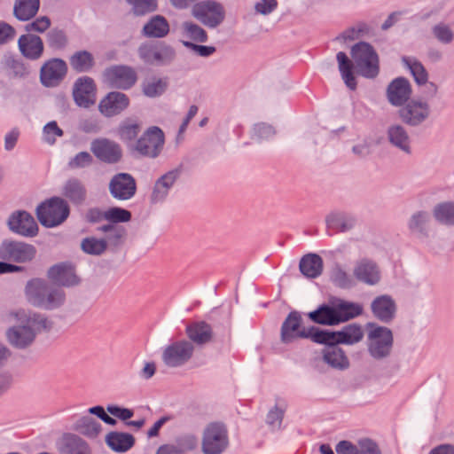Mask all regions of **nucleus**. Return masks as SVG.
Wrapping results in <instances>:
<instances>
[{
  "label": "nucleus",
  "instance_id": "obj_1",
  "mask_svg": "<svg viewBox=\"0 0 454 454\" xmlns=\"http://www.w3.org/2000/svg\"><path fill=\"white\" fill-rule=\"evenodd\" d=\"M350 53L354 63L342 51L337 54V60L346 85L354 90L356 89V79L353 74V66L363 76L374 78L380 72V58L373 46L365 42L353 45Z\"/></svg>",
  "mask_w": 454,
  "mask_h": 454
},
{
  "label": "nucleus",
  "instance_id": "obj_2",
  "mask_svg": "<svg viewBox=\"0 0 454 454\" xmlns=\"http://www.w3.org/2000/svg\"><path fill=\"white\" fill-rule=\"evenodd\" d=\"M7 323H17L22 325L13 326L7 332V338L10 343L17 348H26L30 345L35 339V333L31 326L38 329L49 328V322L46 318L39 315H27L24 310L11 312L6 317Z\"/></svg>",
  "mask_w": 454,
  "mask_h": 454
},
{
  "label": "nucleus",
  "instance_id": "obj_3",
  "mask_svg": "<svg viewBox=\"0 0 454 454\" xmlns=\"http://www.w3.org/2000/svg\"><path fill=\"white\" fill-rule=\"evenodd\" d=\"M67 203L59 197L51 198L42 203L36 210L39 222L46 227L61 224L69 215Z\"/></svg>",
  "mask_w": 454,
  "mask_h": 454
},
{
  "label": "nucleus",
  "instance_id": "obj_4",
  "mask_svg": "<svg viewBox=\"0 0 454 454\" xmlns=\"http://www.w3.org/2000/svg\"><path fill=\"white\" fill-rule=\"evenodd\" d=\"M27 294L36 306L52 309L62 303L64 293L60 290H50L47 284L41 279H33L27 286Z\"/></svg>",
  "mask_w": 454,
  "mask_h": 454
},
{
  "label": "nucleus",
  "instance_id": "obj_5",
  "mask_svg": "<svg viewBox=\"0 0 454 454\" xmlns=\"http://www.w3.org/2000/svg\"><path fill=\"white\" fill-rule=\"evenodd\" d=\"M301 317L296 312H291L285 320L281 329V338L284 342H290L295 339H310L316 342V335L322 332L316 327L306 328L301 325Z\"/></svg>",
  "mask_w": 454,
  "mask_h": 454
},
{
  "label": "nucleus",
  "instance_id": "obj_6",
  "mask_svg": "<svg viewBox=\"0 0 454 454\" xmlns=\"http://www.w3.org/2000/svg\"><path fill=\"white\" fill-rule=\"evenodd\" d=\"M228 445V432L220 422H212L206 427L202 441L205 454H220Z\"/></svg>",
  "mask_w": 454,
  "mask_h": 454
},
{
  "label": "nucleus",
  "instance_id": "obj_7",
  "mask_svg": "<svg viewBox=\"0 0 454 454\" xmlns=\"http://www.w3.org/2000/svg\"><path fill=\"white\" fill-rule=\"evenodd\" d=\"M192 14L204 25L215 27L223 21L225 11L220 3L214 0H205L192 6Z\"/></svg>",
  "mask_w": 454,
  "mask_h": 454
},
{
  "label": "nucleus",
  "instance_id": "obj_8",
  "mask_svg": "<svg viewBox=\"0 0 454 454\" xmlns=\"http://www.w3.org/2000/svg\"><path fill=\"white\" fill-rule=\"evenodd\" d=\"M36 255V248L21 241L6 240L0 247V259L16 263L31 262Z\"/></svg>",
  "mask_w": 454,
  "mask_h": 454
},
{
  "label": "nucleus",
  "instance_id": "obj_9",
  "mask_svg": "<svg viewBox=\"0 0 454 454\" xmlns=\"http://www.w3.org/2000/svg\"><path fill=\"white\" fill-rule=\"evenodd\" d=\"M165 142L164 133L158 127L149 128L136 142L135 150L141 155L155 158L161 152Z\"/></svg>",
  "mask_w": 454,
  "mask_h": 454
},
{
  "label": "nucleus",
  "instance_id": "obj_10",
  "mask_svg": "<svg viewBox=\"0 0 454 454\" xmlns=\"http://www.w3.org/2000/svg\"><path fill=\"white\" fill-rule=\"evenodd\" d=\"M316 342L320 344L334 345L339 343L354 344L360 341L364 337L361 326L348 325L340 332L322 331L316 336Z\"/></svg>",
  "mask_w": 454,
  "mask_h": 454
},
{
  "label": "nucleus",
  "instance_id": "obj_11",
  "mask_svg": "<svg viewBox=\"0 0 454 454\" xmlns=\"http://www.w3.org/2000/svg\"><path fill=\"white\" fill-rule=\"evenodd\" d=\"M104 77L109 86L121 90L130 89L137 81L136 70L128 66L110 67L105 71Z\"/></svg>",
  "mask_w": 454,
  "mask_h": 454
},
{
  "label": "nucleus",
  "instance_id": "obj_12",
  "mask_svg": "<svg viewBox=\"0 0 454 454\" xmlns=\"http://www.w3.org/2000/svg\"><path fill=\"white\" fill-rule=\"evenodd\" d=\"M369 352L375 358L389 355L393 345L392 332L387 327L377 326L369 334Z\"/></svg>",
  "mask_w": 454,
  "mask_h": 454
},
{
  "label": "nucleus",
  "instance_id": "obj_13",
  "mask_svg": "<svg viewBox=\"0 0 454 454\" xmlns=\"http://www.w3.org/2000/svg\"><path fill=\"white\" fill-rule=\"evenodd\" d=\"M97 91L95 81L91 77L82 76L74 82L72 95L78 106L89 108L96 103Z\"/></svg>",
  "mask_w": 454,
  "mask_h": 454
},
{
  "label": "nucleus",
  "instance_id": "obj_14",
  "mask_svg": "<svg viewBox=\"0 0 454 454\" xmlns=\"http://www.w3.org/2000/svg\"><path fill=\"white\" fill-rule=\"evenodd\" d=\"M91 152L100 160L106 163H117L122 157L121 146L107 138H98L92 142Z\"/></svg>",
  "mask_w": 454,
  "mask_h": 454
},
{
  "label": "nucleus",
  "instance_id": "obj_15",
  "mask_svg": "<svg viewBox=\"0 0 454 454\" xmlns=\"http://www.w3.org/2000/svg\"><path fill=\"white\" fill-rule=\"evenodd\" d=\"M67 73V63L60 59L48 60L41 68V81L47 87L57 86Z\"/></svg>",
  "mask_w": 454,
  "mask_h": 454
},
{
  "label": "nucleus",
  "instance_id": "obj_16",
  "mask_svg": "<svg viewBox=\"0 0 454 454\" xmlns=\"http://www.w3.org/2000/svg\"><path fill=\"white\" fill-rule=\"evenodd\" d=\"M129 106V97L119 91L109 92L99 103L100 113L106 117L120 114Z\"/></svg>",
  "mask_w": 454,
  "mask_h": 454
},
{
  "label": "nucleus",
  "instance_id": "obj_17",
  "mask_svg": "<svg viewBox=\"0 0 454 454\" xmlns=\"http://www.w3.org/2000/svg\"><path fill=\"white\" fill-rule=\"evenodd\" d=\"M109 189L114 198L129 200L136 193L137 184L129 174L120 173L112 178Z\"/></svg>",
  "mask_w": 454,
  "mask_h": 454
},
{
  "label": "nucleus",
  "instance_id": "obj_18",
  "mask_svg": "<svg viewBox=\"0 0 454 454\" xmlns=\"http://www.w3.org/2000/svg\"><path fill=\"white\" fill-rule=\"evenodd\" d=\"M10 229L20 235L34 237L38 232V226L34 217L26 211L13 213L8 222Z\"/></svg>",
  "mask_w": 454,
  "mask_h": 454
},
{
  "label": "nucleus",
  "instance_id": "obj_19",
  "mask_svg": "<svg viewBox=\"0 0 454 454\" xmlns=\"http://www.w3.org/2000/svg\"><path fill=\"white\" fill-rule=\"evenodd\" d=\"M192 351L193 348L191 343L176 341L165 349L163 360L169 366H178L190 359Z\"/></svg>",
  "mask_w": 454,
  "mask_h": 454
},
{
  "label": "nucleus",
  "instance_id": "obj_20",
  "mask_svg": "<svg viewBox=\"0 0 454 454\" xmlns=\"http://www.w3.org/2000/svg\"><path fill=\"white\" fill-rule=\"evenodd\" d=\"M48 277L54 283L64 286H74L79 283V278L74 272V268L69 263H59L52 266L48 272Z\"/></svg>",
  "mask_w": 454,
  "mask_h": 454
},
{
  "label": "nucleus",
  "instance_id": "obj_21",
  "mask_svg": "<svg viewBox=\"0 0 454 454\" xmlns=\"http://www.w3.org/2000/svg\"><path fill=\"white\" fill-rule=\"evenodd\" d=\"M19 48L25 58L32 60L40 59L44 50L41 37L33 34L21 35L19 39Z\"/></svg>",
  "mask_w": 454,
  "mask_h": 454
},
{
  "label": "nucleus",
  "instance_id": "obj_22",
  "mask_svg": "<svg viewBox=\"0 0 454 454\" xmlns=\"http://www.w3.org/2000/svg\"><path fill=\"white\" fill-rule=\"evenodd\" d=\"M429 114L426 103L411 101L400 110V117L409 125H418L422 122Z\"/></svg>",
  "mask_w": 454,
  "mask_h": 454
},
{
  "label": "nucleus",
  "instance_id": "obj_23",
  "mask_svg": "<svg viewBox=\"0 0 454 454\" xmlns=\"http://www.w3.org/2000/svg\"><path fill=\"white\" fill-rule=\"evenodd\" d=\"M411 94V84L405 78L395 79L388 86L387 97L394 106H401L408 100Z\"/></svg>",
  "mask_w": 454,
  "mask_h": 454
},
{
  "label": "nucleus",
  "instance_id": "obj_24",
  "mask_svg": "<svg viewBox=\"0 0 454 454\" xmlns=\"http://www.w3.org/2000/svg\"><path fill=\"white\" fill-rule=\"evenodd\" d=\"M59 450L61 454H91L87 442L71 434H67L61 438Z\"/></svg>",
  "mask_w": 454,
  "mask_h": 454
},
{
  "label": "nucleus",
  "instance_id": "obj_25",
  "mask_svg": "<svg viewBox=\"0 0 454 454\" xmlns=\"http://www.w3.org/2000/svg\"><path fill=\"white\" fill-rule=\"evenodd\" d=\"M143 33L147 37H165L169 33L168 21L161 15H155L145 25Z\"/></svg>",
  "mask_w": 454,
  "mask_h": 454
},
{
  "label": "nucleus",
  "instance_id": "obj_26",
  "mask_svg": "<svg viewBox=\"0 0 454 454\" xmlns=\"http://www.w3.org/2000/svg\"><path fill=\"white\" fill-rule=\"evenodd\" d=\"M178 176L177 171H169L162 176L156 183L151 195L153 202L161 201L168 193L169 188L173 185Z\"/></svg>",
  "mask_w": 454,
  "mask_h": 454
},
{
  "label": "nucleus",
  "instance_id": "obj_27",
  "mask_svg": "<svg viewBox=\"0 0 454 454\" xmlns=\"http://www.w3.org/2000/svg\"><path fill=\"white\" fill-rule=\"evenodd\" d=\"M69 63L72 69L76 73H86L94 67L95 58L88 51H78L70 57Z\"/></svg>",
  "mask_w": 454,
  "mask_h": 454
},
{
  "label": "nucleus",
  "instance_id": "obj_28",
  "mask_svg": "<svg viewBox=\"0 0 454 454\" xmlns=\"http://www.w3.org/2000/svg\"><path fill=\"white\" fill-rule=\"evenodd\" d=\"M300 270L307 278H317L323 270V260L315 254L304 255L300 262Z\"/></svg>",
  "mask_w": 454,
  "mask_h": 454
},
{
  "label": "nucleus",
  "instance_id": "obj_29",
  "mask_svg": "<svg viewBox=\"0 0 454 454\" xmlns=\"http://www.w3.org/2000/svg\"><path fill=\"white\" fill-rule=\"evenodd\" d=\"M106 441L114 450L118 452L127 451L135 444V438L132 434L120 432L109 433Z\"/></svg>",
  "mask_w": 454,
  "mask_h": 454
},
{
  "label": "nucleus",
  "instance_id": "obj_30",
  "mask_svg": "<svg viewBox=\"0 0 454 454\" xmlns=\"http://www.w3.org/2000/svg\"><path fill=\"white\" fill-rule=\"evenodd\" d=\"M372 308L374 315L384 322L391 320L395 310L394 301L387 296L377 298L373 301Z\"/></svg>",
  "mask_w": 454,
  "mask_h": 454
},
{
  "label": "nucleus",
  "instance_id": "obj_31",
  "mask_svg": "<svg viewBox=\"0 0 454 454\" xmlns=\"http://www.w3.org/2000/svg\"><path fill=\"white\" fill-rule=\"evenodd\" d=\"M187 335L196 343L208 342L212 338L211 326L206 322H193L187 326Z\"/></svg>",
  "mask_w": 454,
  "mask_h": 454
},
{
  "label": "nucleus",
  "instance_id": "obj_32",
  "mask_svg": "<svg viewBox=\"0 0 454 454\" xmlns=\"http://www.w3.org/2000/svg\"><path fill=\"white\" fill-rule=\"evenodd\" d=\"M39 7V0H16L14 15L20 20H29L36 15Z\"/></svg>",
  "mask_w": 454,
  "mask_h": 454
},
{
  "label": "nucleus",
  "instance_id": "obj_33",
  "mask_svg": "<svg viewBox=\"0 0 454 454\" xmlns=\"http://www.w3.org/2000/svg\"><path fill=\"white\" fill-rule=\"evenodd\" d=\"M84 184L76 178L69 179L64 187V196L75 204L83 202L86 199Z\"/></svg>",
  "mask_w": 454,
  "mask_h": 454
},
{
  "label": "nucleus",
  "instance_id": "obj_34",
  "mask_svg": "<svg viewBox=\"0 0 454 454\" xmlns=\"http://www.w3.org/2000/svg\"><path fill=\"white\" fill-rule=\"evenodd\" d=\"M329 345L324 349V361L333 367L343 369L348 366V359L344 351L339 347Z\"/></svg>",
  "mask_w": 454,
  "mask_h": 454
},
{
  "label": "nucleus",
  "instance_id": "obj_35",
  "mask_svg": "<svg viewBox=\"0 0 454 454\" xmlns=\"http://www.w3.org/2000/svg\"><path fill=\"white\" fill-rule=\"evenodd\" d=\"M99 230L106 234L104 239L107 242V247L120 246L126 235L125 228L118 224H104Z\"/></svg>",
  "mask_w": 454,
  "mask_h": 454
},
{
  "label": "nucleus",
  "instance_id": "obj_36",
  "mask_svg": "<svg viewBox=\"0 0 454 454\" xmlns=\"http://www.w3.org/2000/svg\"><path fill=\"white\" fill-rule=\"evenodd\" d=\"M309 317L315 323L326 325H333L339 324V319L336 317L334 308L323 305L317 310L309 312Z\"/></svg>",
  "mask_w": 454,
  "mask_h": 454
},
{
  "label": "nucleus",
  "instance_id": "obj_37",
  "mask_svg": "<svg viewBox=\"0 0 454 454\" xmlns=\"http://www.w3.org/2000/svg\"><path fill=\"white\" fill-rule=\"evenodd\" d=\"M355 275L368 284H375L380 279L379 270L372 262H362L355 270Z\"/></svg>",
  "mask_w": 454,
  "mask_h": 454
},
{
  "label": "nucleus",
  "instance_id": "obj_38",
  "mask_svg": "<svg viewBox=\"0 0 454 454\" xmlns=\"http://www.w3.org/2000/svg\"><path fill=\"white\" fill-rule=\"evenodd\" d=\"M139 55L147 63H160L168 56L170 57L172 55V51L169 48H165L161 51L154 46L145 45L140 47Z\"/></svg>",
  "mask_w": 454,
  "mask_h": 454
},
{
  "label": "nucleus",
  "instance_id": "obj_39",
  "mask_svg": "<svg viewBox=\"0 0 454 454\" xmlns=\"http://www.w3.org/2000/svg\"><path fill=\"white\" fill-rule=\"evenodd\" d=\"M434 216L443 224L454 225V202H443L435 206Z\"/></svg>",
  "mask_w": 454,
  "mask_h": 454
},
{
  "label": "nucleus",
  "instance_id": "obj_40",
  "mask_svg": "<svg viewBox=\"0 0 454 454\" xmlns=\"http://www.w3.org/2000/svg\"><path fill=\"white\" fill-rule=\"evenodd\" d=\"M403 61L411 70L416 82L419 85L426 84L428 79V74L424 66L415 59L404 57Z\"/></svg>",
  "mask_w": 454,
  "mask_h": 454
},
{
  "label": "nucleus",
  "instance_id": "obj_41",
  "mask_svg": "<svg viewBox=\"0 0 454 454\" xmlns=\"http://www.w3.org/2000/svg\"><path fill=\"white\" fill-rule=\"evenodd\" d=\"M336 317L339 323L348 321L361 314L362 309L359 305L348 302H341L334 307Z\"/></svg>",
  "mask_w": 454,
  "mask_h": 454
},
{
  "label": "nucleus",
  "instance_id": "obj_42",
  "mask_svg": "<svg viewBox=\"0 0 454 454\" xmlns=\"http://www.w3.org/2000/svg\"><path fill=\"white\" fill-rule=\"evenodd\" d=\"M167 82L161 78H151L143 84L145 95L150 98L160 96L167 89Z\"/></svg>",
  "mask_w": 454,
  "mask_h": 454
},
{
  "label": "nucleus",
  "instance_id": "obj_43",
  "mask_svg": "<svg viewBox=\"0 0 454 454\" xmlns=\"http://www.w3.org/2000/svg\"><path fill=\"white\" fill-rule=\"evenodd\" d=\"M388 137L392 144L409 152V137L403 127L398 125L391 127L388 130Z\"/></svg>",
  "mask_w": 454,
  "mask_h": 454
},
{
  "label": "nucleus",
  "instance_id": "obj_44",
  "mask_svg": "<svg viewBox=\"0 0 454 454\" xmlns=\"http://www.w3.org/2000/svg\"><path fill=\"white\" fill-rule=\"evenodd\" d=\"M140 130L141 126L139 123L128 121L120 126L118 134L123 142L129 143L134 141Z\"/></svg>",
  "mask_w": 454,
  "mask_h": 454
},
{
  "label": "nucleus",
  "instance_id": "obj_45",
  "mask_svg": "<svg viewBox=\"0 0 454 454\" xmlns=\"http://www.w3.org/2000/svg\"><path fill=\"white\" fill-rule=\"evenodd\" d=\"M182 29L184 34L190 39L199 42L205 43L207 40V32L199 25L186 21L183 24Z\"/></svg>",
  "mask_w": 454,
  "mask_h": 454
},
{
  "label": "nucleus",
  "instance_id": "obj_46",
  "mask_svg": "<svg viewBox=\"0 0 454 454\" xmlns=\"http://www.w3.org/2000/svg\"><path fill=\"white\" fill-rule=\"evenodd\" d=\"M82 250L90 254H101L107 248V242L105 239L96 238H86L82 242Z\"/></svg>",
  "mask_w": 454,
  "mask_h": 454
},
{
  "label": "nucleus",
  "instance_id": "obj_47",
  "mask_svg": "<svg viewBox=\"0 0 454 454\" xmlns=\"http://www.w3.org/2000/svg\"><path fill=\"white\" fill-rule=\"evenodd\" d=\"M372 31V29L369 24L365 22H358L354 27L344 32V38L346 40L354 41L370 35Z\"/></svg>",
  "mask_w": 454,
  "mask_h": 454
},
{
  "label": "nucleus",
  "instance_id": "obj_48",
  "mask_svg": "<svg viewBox=\"0 0 454 454\" xmlns=\"http://www.w3.org/2000/svg\"><path fill=\"white\" fill-rule=\"evenodd\" d=\"M352 223L346 220L343 216L338 215H331L327 218V228L330 232L338 233L349 230Z\"/></svg>",
  "mask_w": 454,
  "mask_h": 454
},
{
  "label": "nucleus",
  "instance_id": "obj_49",
  "mask_svg": "<svg viewBox=\"0 0 454 454\" xmlns=\"http://www.w3.org/2000/svg\"><path fill=\"white\" fill-rule=\"evenodd\" d=\"M106 221L113 224L126 223L131 219V213L129 211L117 207L106 210Z\"/></svg>",
  "mask_w": 454,
  "mask_h": 454
},
{
  "label": "nucleus",
  "instance_id": "obj_50",
  "mask_svg": "<svg viewBox=\"0 0 454 454\" xmlns=\"http://www.w3.org/2000/svg\"><path fill=\"white\" fill-rule=\"evenodd\" d=\"M133 5L134 12L137 15H144L157 9L156 0H127Z\"/></svg>",
  "mask_w": 454,
  "mask_h": 454
},
{
  "label": "nucleus",
  "instance_id": "obj_51",
  "mask_svg": "<svg viewBox=\"0 0 454 454\" xmlns=\"http://www.w3.org/2000/svg\"><path fill=\"white\" fill-rule=\"evenodd\" d=\"M63 136V130L58 126L56 121L49 122L43 129V139L49 145H53L57 137Z\"/></svg>",
  "mask_w": 454,
  "mask_h": 454
},
{
  "label": "nucleus",
  "instance_id": "obj_52",
  "mask_svg": "<svg viewBox=\"0 0 454 454\" xmlns=\"http://www.w3.org/2000/svg\"><path fill=\"white\" fill-rule=\"evenodd\" d=\"M92 161L93 158L89 153L82 152L70 160L68 167L72 169L82 168L90 166Z\"/></svg>",
  "mask_w": 454,
  "mask_h": 454
},
{
  "label": "nucleus",
  "instance_id": "obj_53",
  "mask_svg": "<svg viewBox=\"0 0 454 454\" xmlns=\"http://www.w3.org/2000/svg\"><path fill=\"white\" fill-rule=\"evenodd\" d=\"M434 34L438 40L445 43H450L453 39L452 31L444 24L435 26L434 27Z\"/></svg>",
  "mask_w": 454,
  "mask_h": 454
},
{
  "label": "nucleus",
  "instance_id": "obj_54",
  "mask_svg": "<svg viewBox=\"0 0 454 454\" xmlns=\"http://www.w3.org/2000/svg\"><path fill=\"white\" fill-rule=\"evenodd\" d=\"M51 26V20L48 17H40L34 20L33 22L27 24L26 26V30L27 32L36 31L39 33H43L46 31Z\"/></svg>",
  "mask_w": 454,
  "mask_h": 454
},
{
  "label": "nucleus",
  "instance_id": "obj_55",
  "mask_svg": "<svg viewBox=\"0 0 454 454\" xmlns=\"http://www.w3.org/2000/svg\"><path fill=\"white\" fill-rule=\"evenodd\" d=\"M50 45L58 49L63 48L67 43V37L62 31L53 30L49 34Z\"/></svg>",
  "mask_w": 454,
  "mask_h": 454
},
{
  "label": "nucleus",
  "instance_id": "obj_56",
  "mask_svg": "<svg viewBox=\"0 0 454 454\" xmlns=\"http://www.w3.org/2000/svg\"><path fill=\"white\" fill-rule=\"evenodd\" d=\"M184 44L197 52L201 57H208L215 52V48L213 46L198 45L191 42H184Z\"/></svg>",
  "mask_w": 454,
  "mask_h": 454
},
{
  "label": "nucleus",
  "instance_id": "obj_57",
  "mask_svg": "<svg viewBox=\"0 0 454 454\" xmlns=\"http://www.w3.org/2000/svg\"><path fill=\"white\" fill-rule=\"evenodd\" d=\"M15 35V29L9 24L0 21V43H5Z\"/></svg>",
  "mask_w": 454,
  "mask_h": 454
},
{
  "label": "nucleus",
  "instance_id": "obj_58",
  "mask_svg": "<svg viewBox=\"0 0 454 454\" xmlns=\"http://www.w3.org/2000/svg\"><path fill=\"white\" fill-rule=\"evenodd\" d=\"M106 210H100L98 208H91L87 211L85 219L89 223H100L106 220Z\"/></svg>",
  "mask_w": 454,
  "mask_h": 454
},
{
  "label": "nucleus",
  "instance_id": "obj_59",
  "mask_svg": "<svg viewBox=\"0 0 454 454\" xmlns=\"http://www.w3.org/2000/svg\"><path fill=\"white\" fill-rule=\"evenodd\" d=\"M361 454H380L378 445L371 440H363L359 442Z\"/></svg>",
  "mask_w": 454,
  "mask_h": 454
},
{
  "label": "nucleus",
  "instance_id": "obj_60",
  "mask_svg": "<svg viewBox=\"0 0 454 454\" xmlns=\"http://www.w3.org/2000/svg\"><path fill=\"white\" fill-rule=\"evenodd\" d=\"M85 425L83 426L82 433L88 434L90 436H96L101 430L100 425L94 421L92 419H88L85 420Z\"/></svg>",
  "mask_w": 454,
  "mask_h": 454
},
{
  "label": "nucleus",
  "instance_id": "obj_61",
  "mask_svg": "<svg viewBox=\"0 0 454 454\" xmlns=\"http://www.w3.org/2000/svg\"><path fill=\"white\" fill-rule=\"evenodd\" d=\"M277 6L276 0H261L256 4V11L258 12L267 14L271 12Z\"/></svg>",
  "mask_w": 454,
  "mask_h": 454
},
{
  "label": "nucleus",
  "instance_id": "obj_62",
  "mask_svg": "<svg viewBox=\"0 0 454 454\" xmlns=\"http://www.w3.org/2000/svg\"><path fill=\"white\" fill-rule=\"evenodd\" d=\"M427 222V215L424 212L416 213L410 221V228L420 230Z\"/></svg>",
  "mask_w": 454,
  "mask_h": 454
},
{
  "label": "nucleus",
  "instance_id": "obj_63",
  "mask_svg": "<svg viewBox=\"0 0 454 454\" xmlns=\"http://www.w3.org/2000/svg\"><path fill=\"white\" fill-rule=\"evenodd\" d=\"M338 454H357V448L348 441H342L336 446Z\"/></svg>",
  "mask_w": 454,
  "mask_h": 454
},
{
  "label": "nucleus",
  "instance_id": "obj_64",
  "mask_svg": "<svg viewBox=\"0 0 454 454\" xmlns=\"http://www.w3.org/2000/svg\"><path fill=\"white\" fill-rule=\"evenodd\" d=\"M157 454H186L184 450L181 447L173 445V444H166L163 446H160L158 450Z\"/></svg>",
  "mask_w": 454,
  "mask_h": 454
}]
</instances>
